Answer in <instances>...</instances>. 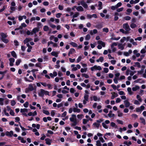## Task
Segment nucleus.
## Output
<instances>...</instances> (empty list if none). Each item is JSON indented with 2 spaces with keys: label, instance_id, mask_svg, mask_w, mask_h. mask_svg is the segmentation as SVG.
Returning <instances> with one entry per match:
<instances>
[{
  "label": "nucleus",
  "instance_id": "72a5a7b5",
  "mask_svg": "<svg viewBox=\"0 0 146 146\" xmlns=\"http://www.w3.org/2000/svg\"><path fill=\"white\" fill-rule=\"evenodd\" d=\"M93 125L95 127L98 128L100 125V124H99L98 123L96 122L93 123Z\"/></svg>",
  "mask_w": 146,
  "mask_h": 146
},
{
  "label": "nucleus",
  "instance_id": "f8f14e48",
  "mask_svg": "<svg viewBox=\"0 0 146 146\" xmlns=\"http://www.w3.org/2000/svg\"><path fill=\"white\" fill-rule=\"evenodd\" d=\"M39 31V29L38 28L36 27L34 28L31 31V35H33V34H35Z\"/></svg>",
  "mask_w": 146,
  "mask_h": 146
},
{
  "label": "nucleus",
  "instance_id": "4468645a",
  "mask_svg": "<svg viewBox=\"0 0 146 146\" xmlns=\"http://www.w3.org/2000/svg\"><path fill=\"white\" fill-rule=\"evenodd\" d=\"M97 43L98 44H100L103 47H105L106 46V43L102 40H98L97 42Z\"/></svg>",
  "mask_w": 146,
  "mask_h": 146
},
{
  "label": "nucleus",
  "instance_id": "bb28decb",
  "mask_svg": "<svg viewBox=\"0 0 146 146\" xmlns=\"http://www.w3.org/2000/svg\"><path fill=\"white\" fill-rule=\"evenodd\" d=\"M93 100L94 101H100V98H98L96 96H94L93 97Z\"/></svg>",
  "mask_w": 146,
  "mask_h": 146
},
{
  "label": "nucleus",
  "instance_id": "20e7f679",
  "mask_svg": "<svg viewBox=\"0 0 146 146\" xmlns=\"http://www.w3.org/2000/svg\"><path fill=\"white\" fill-rule=\"evenodd\" d=\"M110 123V121L109 120H106L104 122L102 123V125L103 127L106 129L108 128V125L107 124Z\"/></svg>",
  "mask_w": 146,
  "mask_h": 146
},
{
  "label": "nucleus",
  "instance_id": "2f4dec72",
  "mask_svg": "<svg viewBox=\"0 0 146 146\" xmlns=\"http://www.w3.org/2000/svg\"><path fill=\"white\" fill-rule=\"evenodd\" d=\"M140 88L138 86H136L134 87H133L132 88V90L133 91H135L139 89Z\"/></svg>",
  "mask_w": 146,
  "mask_h": 146
},
{
  "label": "nucleus",
  "instance_id": "9b49d317",
  "mask_svg": "<svg viewBox=\"0 0 146 146\" xmlns=\"http://www.w3.org/2000/svg\"><path fill=\"white\" fill-rule=\"evenodd\" d=\"M89 33L91 35L96 34L98 33V31L96 29H94L93 30H90Z\"/></svg>",
  "mask_w": 146,
  "mask_h": 146
},
{
  "label": "nucleus",
  "instance_id": "473e14b6",
  "mask_svg": "<svg viewBox=\"0 0 146 146\" xmlns=\"http://www.w3.org/2000/svg\"><path fill=\"white\" fill-rule=\"evenodd\" d=\"M76 52L75 50L73 48H71L69 51V54H71Z\"/></svg>",
  "mask_w": 146,
  "mask_h": 146
},
{
  "label": "nucleus",
  "instance_id": "a211bd4d",
  "mask_svg": "<svg viewBox=\"0 0 146 146\" xmlns=\"http://www.w3.org/2000/svg\"><path fill=\"white\" fill-rule=\"evenodd\" d=\"M112 96H111V99H113L114 98L118 96V94L117 93L115 92H112L111 93Z\"/></svg>",
  "mask_w": 146,
  "mask_h": 146
},
{
  "label": "nucleus",
  "instance_id": "b1692460",
  "mask_svg": "<svg viewBox=\"0 0 146 146\" xmlns=\"http://www.w3.org/2000/svg\"><path fill=\"white\" fill-rule=\"evenodd\" d=\"M32 40V39L31 38H27L25 39L24 41L23 42L25 44L28 43L29 41H30Z\"/></svg>",
  "mask_w": 146,
  "mask_h": 146
},
{
  "label": "nucleus",
  "instance_id": "6ab92c4d",
  "mask_svg": "<svg viewBox=\"0 0 146 146\" xmlns=\"http://www.w3.org/2000/svg\"><path fill=\"white\" fill-rule=\"evenodd\" d=\"M18 139L19 140L21 141V142L23 143H25L26 142V141L24 140V138L21 136H19L18 137Z\"/></svg>",
  "mask_w": 146,
  "mask_h": 146
},
{
  "label": "nucleus",
  "instance_id": "f3484780",
  "mask_svg": "<svg viewBox=\"0 0 146 146\" xmlns=\"http://www.w3.org/2000/svg\"><path fill=\"white\" fill-rule=\"evenodd\" d=\"M139 119L140 121V122L141 123H142L144 125H145V119H144L143 117H140Z\"/></svg>",
  "mask_w": 146,
  "mask_h": 146
},
{
  "label": "nucleus",
  "instance_id": "39448f33",
  "mask_svg": "<svg viewBox=\"0 0 146 146\" xmlns=\"http://www.w3.org/2000/svg\"><path fill=\"white\" fill-rule=\"evenodd\" d=\"M90 69L92 71H94V70H102V68L100 66L94 65L93 66L91 67Z\"/></svg>",
  "mask_w": 146,
  "mask_h": 146
},
{
  "label": "nucleus",
  "instance_id": "1a4fd4ad",
  "mask_svg": "<svg viewBox=\"0 0 146 146\" xmlns=\"http://www.w3.org/2000/svg\"><path fill=\"white\" fill-rule=\"evenodd\" d=\"M81 5L84 8L86 9L88 7V5L84 1H81L80 2Z\"/></svg>",
  "mask_w": 146,
  "mask_h": 146
},
{
  "label": "nucleus",
  "instance_id": "7ed1b4c3",
  "mask_svg": "<svg viewBox=\"0 0 146 146\" xmlns=\"http://www.w3.org/2000/svg\"><path fill=\"white\" fill-rule=\"evenodd\" d=\"M34 89V87L32 84H29L28 88L25 89V91L26 93H28L30 91H32Z\"/></svg>",
  "mask_w": 146,
  "mask_h": 146
},
{
  "label": "nucleus",
  "instance_id": "e433bc0d",
  "mask_svg": "<svg viewBox=\"0 0 146 146\" xmlns=\"http://www.w3.org/2000/svg\"><path fill=\"white\" fill-rule=\"evenodd\" d=\"M136 98L140 102H142V100L140 96L139 95H137Z\"/></svg>",
  "mask_w": 146,
  "mask_h": 146
},
{
  "label": "nucleus",
  "instance_id": "7c9ffc66",
  "mask_svg": "<svg viewBox=\"0 0 146 146\" xmlns=\"http://www.w3.org/2000/svg\"><path fill=\"white\" fill-rule=\"evenodd\" d=\"M21 60L20 59H17L15 62V64L16 66H18L21 62Z\"/></svg>",
  "mask_w": 146,
  "mask_h": 146
},
{
  "label": "nucleus",
  "instance_id": "49530a36",
  "mask_svg": "<svg viewBox=\"0 0 146 146\" xmlns=\"http://www.w3.org/2000/svg\"><path fill=\"white\" fill-rule=\"evenodd\" d=\"M70 44L74 47H76L78 46L77 44L74 42H71L70 43Z\"/></svg>",
  "mask_w": 146,
  "mask_h": 146
},
{
  "label": "nucleus",
  "instance_id": "393cba45",
  "mask_svg": "<svg viewBox=\"0 0 146 146\" xmlns=\"http://www.w3.org/2000/svg\"><path fill=\"white\" fill-rule=\"evenodd\" d=\"M104 60V57L101 56L100 57L99 59H97L96 60V61L97 62H102Z\"/></svg>",
  "mask_w": 146,
  "mask_h": 146
},
{
  "label": "nucleus",
  "instance_id": "3c124183",
  "mask_svg": "<svg viewBox=\"0 0 146 146\" xmlns=\"http://www.w3.org/2000/svg\"><path fill=\"white\" fill-rule=\"evenodd\" d=\"M123 19L125 20L129 21L131 19V17L129 16H126L124 17Z\"/></svg>",
  "mask_w": 146,
  "mask_h": 146
},
{
  "label": "nucleus",
  "instance_id": "cd10ccee",
  "mask_svg": "<svg viewBox=\"0 0 146 146\" xmlns=\"http://www.w3.org/2000/svg\"><path fill=\"white\" fill-rule=\"evenodd\" d=\"M73 111L74 112L79 113L80 111V109L77 108H73Z\"/></svg>",
  "mask_w": 146,
  "mask_h": 146
},
{
  "label": "nucleus",
  "instance_id": "680f3d73",
  "mask_svg": "<svg viewBox=\"0 0 146 146\" xmlns=\"http://www.w3.org/2000/svg\"><path fill=\"white\" fill-rule=\"evenodd\" d=\"M146 52V50H145V49L143 48L140 51V53L141 54H144Z\"/></svg>",
  "mask_w": 146,
  "mask_h": 146
},
{
  "label": "nucleus",
  "instance_id": "69168bd1",
  "mask_svg": "<svg viewBox=\"0 0 146 146\" xmlns=\"http://www.w3.org/2000/svg\"><path fill=\"white\" fill-rule=\"evenodd\" d=\"M82 77H85L86 78H88L89 77V76L86 74H82Z\"/></svg>",
  "mask_w": 146,
  "mask_h": 146
},
{
  "label": "nucleus",
  "instance_id": "412c9836",
  "mask_svg": "<svg viewBox=\"0 0 146 146\" xmlns=\"http://www.w3.org/2000/svg\"><path fill=\"white\" fill-rule=\"evenodd\" d=\"M127 91L128 92V94L130 95H132L133 94V92L131 91V88L130 87H128L127 88Z\"/></svg>",
  "mask_w": 146,
  "mask_h": 146
},
{
  "label": "nucleus",
  "instance_id": "f03ea898",
  "mask_svg": "<svg viewBox=\"0 0 146 146\" xmlns=\"http://www.w3.org/2000/svg\"><path fill=\"white\" fill-rule=\"evenodd\" d=\"M70 120L71 121L73 122V123L72 124V125L75 126L76 125L77 119L75 115L72 114L71 117L70 118Z\"/></svg>",
  "mask_w": 146,
  "mask_h": 146
},
{
  "label": "nucleus",
  "instance_id": "8fccbe9b",
  "mask_svg": "<svg viewBox=\"0 0 146 146\" xmlns=\"http://www.w3.org/2000/svg\"><path fill=\"white\" fill-rule=\"evenodd\" d=\"M118 46L119 49L121 50H123V49L124 46L122 44H119L118 45Z\"/></svg>",
  "mask_w": 146,
  "mask_h": 146
},
{
  "label": "nucleus",
  "instance_id": "13d9d810",
  "mask_svg": "<svg viewBox=\"0 0 146 146\" xmlns=\"http://www.w3.org/2000/svg\"><path fill=\"white\" fill-rule=\"evenodd\" d=\"M79 15V13L77 12H76L72 16L73 18L77 17Z\"/></svg>",
  "mask_w": 146,
  "mask_h": 146
},
{
  "label": "nucleus",
  "instance_id": "a878e982",
  "mask_svg": "<svg viewBox=\"0 0 146 146\" xmlns=\"http://www.w3.org/2000/svg\"><path fill=\"white\" fill-rule=\"evenodd\" d=\"M46 143L48 145H50L51 144V140L50 139L46 138L45 139Z\"/></svg>",
  "mask_w": 146,
  "mask_h": 146
},
{
  "label": "nucleus",
  "instance_id": "aec40b11",
  "mask_svg": "<svg viewBox=\"0 0 146 146\" xmlns=\"http://www.w3.org/2000/svg\"><path fill=\"white\" fill-rule=\"evenodd\" d=\"M76 9L78 11H83L84 10L83 8L81 6L77 7Z\"/></svg>",
  "mask_w": 146,
  "mask_h": 146
},
{
  "label": "nucleus",
  "instance_id": "e2e57ef3",
  "mask_svg": "<svg viewBox=\"0 0 146 146\" xmlns=\"http://www.w3.org/2000/svg\"><path fill=\"white\" fill-rule=\"evenodd\" d=\"M125 76H121L119 78H118V80H121L125 79Z\"/></svg>",
  "mask_w": 146,
  "mask_h": 146
},
{
  "label": "nucleus",
  "instance_id": "c03bdc74",
  "mask_svg": "<svg viewBox=\"0 0 146 146\" xmlns=\"http://www.w3.org/2000/svg\"><path fill=\"white\" fill-rule=\"evenodd\" d=\"M96 145L97 146H101L102 144L101 141L100 140H97L96 141Z\"/></svg>",
  "mask_w": 146,
  "mask_h": 146
},
{
  "label": "nucleus",
  "instance_id": "de8ad7c7",
  "mask_svg": "<svg viewBox=\"0 0 146 146\" xmlns=\"http://www.w3.org/2000/svg\"><path fill=\"white\" fill-rule=\"evenodd\" d=\"M125 145L127 146H129V145L131 144V141H129L128 142H127V141H125L123 143Z\"/></svg>",
  "mask_w": 146,
  "mask_h": 146
},
{
  "label": "nucleus",
  "instance_id": "6e6d98bb",
  "mask_svg": "<svg viewBox=\"0 0 146 146\" xmlns=\"http://www.w3.org/2000/svg\"><path fill=\"white\" fill-rule=\"evenodd\" d=\"M87 70V68H82L80 70V72L82 73L86 72Z\"/></svg>",
  "mask_w": 146,
  "mask_h": 146
},
{
  "label": "nucleus",
  "instance_id": "4c0bfd02",
  "mask_svg": "<svg viewBox=\"0 0 146 146\" xmlns=\"http://www.w3.org/2000/svg\"><path fill=\"white\" fill-rule=\"evenodd\" d=\"M130 27L132 29H134L135 27H136L137 26L136 24H134V23H131V24L130 25Z\"/></svg>",
  "mask_w": 146,
  "mask_h": 146
},
{
  "label": "nucleus",
  "instance_id": "0e129e2a",
  "mask_svg": "<svg viewBox=\"0 0 146 146\" xmlns=\"http://www.w3.org/2000/svg\"><path fill=\"white\" fill-rule=\"evenodd\" d=\"M82 59V58L81 56H79L77 59L76 62L77 63L79 62Z\"/></svg>",
  "mask_w": 146,
  "mask_h": 146
},
{
  "label": "nucleus",
  "instance_id": "5fc2aeb1",
  "mask_svg": "<svg viewBox=\"0 0 146 146\" xmlns=\"http://www.w3.org/2000/svg\"><path fill=\"white\" fill-rule=\"evenodd\" d=\"M44 61H47L48 60V57L47 55H45L43 57Z\"/></svg>",
  "mask_w": 146,
  "mask_h": 146
},
{
  "label": "nucleus",
  "instance_id": "ea45409f",
  "mask_svg": "<svg viewBox=\"0 0 146 146\" xmlns=\"http://www.w3.org/2000/svg\"><path fill=\"white\" fill-rule=\"evenodd\" d=\"M1 39L2 41L5 43H7L9 41V40L6 38H1Z\"/></svg>",
  "mask_w": 146,
  "mask_h": 146
},
{
  "label": "nucleus",
  "instance_id": "f704fd0d",
  "mask_svg": "<svg viewBox=\"0 0 146 146\" xmlns=\"http://www.w3.org/2000/svg\"><path fill=\"white\" fill-rule=\"evenodd\" d=\"M42 112L44 113L47 115H50V113L48 110H45L44 109L42 110Z\"/></svg>",
  "mask_w": 146,
  "mask_h": 146
},
{
  "label": "nucleus",
  "instance_id": "09e8293b",
  "mask_svg": "<svg viewBox=\"0 0 146 146\" xmlns=\"http://www.w3.org/2000/svg\"><path fill=\"white\" fill-rule=\"evenodd\" d=\"M11 105L12 106H13L15 105L16 104V102L14 100H12L11 101Z\"/></svg>",
  "mask_w": 146,
  "mask_h": 146
},
{
  "label": "nucleus",
  "instance_id": "6e6552de",
  "mask_svg": "<svg viewBox=\"0 0 146 146\" xmlns=\"http://www.w3.org/2000/svg\"><path fill=\"white\" fill-rule=\"evenodd\" d=\"M123 103L125 107L126 108L129 107L131 104L130 102L127 100L124 101Z\"/></svg>",
  "mask_w": 146,
  "mask_h": 146
},
{
  "label": "nucleus",
  "instance_id": "a18cd8bd",
  "mask_svg": "<svg viewBox=\"0 0 146 146\" xmlns=\"http://www.w3.org/2000/svg\"><path fill=\"white\" fill-rule=\"evenodd\" d=\"M43 29L44 31H47L49 30V27L47 26H44L43 27Z\"/></svg>",
  "mask_w": 146,
  "mask_h": 146
},
{
  "label": "nucleus",
  "instance_id": "774afa93",
  "mask_svg": "<svg viewBox=\"0 0 146 146\" xmlns=\"http://www.w3.org/2000/svg\"><path fill=\"white\" fill-rule=\"evenodd\" d=\"M103 32H105L106 33H108L109 31V29L107 28H104L102 29Z\"/></svg>",
  "mask_w": 146,
  "mask_h": 146
},
{
  "label": "nucleus",
  "instance_id": "5701e85b",
  "mask_svg": "<svg viewBox=\"0 0 146 146\" xmlns=\"http://www.w3.org/2000/svg\"><path fill=\"white\" fill-rule=\"evenodd\" d=\"M98 9L100 10L102 9V3L101 1H99L98 2Z\"/></svg>",
  "mask_w": 146,
  "mask_h": 146
},
{
  "label": "nucleus",
  "instance_id": "dca6fc26",
  "mask_svg": "<svg viewBox=\"0 0 146 146\" xmlns=\"http://www.w3.org/2000/svg\"><path fill=\"white\" fill-rule=\"evenodd\" d=\"M59 53V52L52 51L51 52V54L52 56H54L56 57H57L58 56V55Z\"/></svg>",
  "mask_w": 146,
  "mask_h": 146
},
{
  "label": "nucleus",
  "instance_id": "c85d7f7f",
  "mask_svg": "<svg viewBox=\"0 0 146 146\" xmlns=\"http://www.w3.org/2000/svg\"><path fill=\"white\" fill-rule=\"evenodd\" d=\"M11 55L12 56L15 58H17V55L15 52L13 51L11 52Z\"/></svg>",
  "mask_w": 146,
  "mask_h": 146
},
{
  "label": "nucleus",
  "instance_id": "58836bf2",
  "mask_svg": "<svg viewBox=\"0 0 146 146\" xmlns=\"http://www.w3.org/2000/svg\"><path fill=\"white\" fill-rule=\"evenodd\" d=\"M91 36L89 34H88L86 35L85 37V39L86 40H88L90 38Z\"/></svg>",
  "mask_w": 146,
  "mask_h": 146
},
{
  "label": "nucleus",
  "instance_id": "864d4df0",
  "mask_svg": "<svg viewBox=\"0 0 146 146\" xmlns=\"http://www.w3.org/2000/svg\"><path fill=\"white\" fill-rule=\"evenodd\" d=\"M50 26V27L52 28H55L56 27V26L50 23L49 22H48Z\"/></svg>",
  "mask_w": 146,
  "mask_h": 146
},
{
  "label": "nucleus",
  "instance_id": "f257e3e1",
  "mask_svg": "<svg viewBox=\"0 0 146 146\" xmlns=\"http://www.w3.org/2000/svg\"><path fill=\"white\" fill-rule=\"evenodd\" d=\"M38 94L39 96L42 97H43L44 95H49V92L43 89H41L38 91Z\"/></svg>",
  "mask_w": 146,
  "mask_h": 146
},
{
  "label": "nucleus",
  "instance_id": "4d7b16f0",
  "mask_svg": "<svg viewBox=\"0 0 146 146\" xmlns=\"http://www.w3.org/2000/svg\"><path fill=\"white\" fill-rule=\"evenodd\" d=\"M124 9V8L123 7L117 9L116 11L117 12H120L122 11Z\"/></svg>",
  "mask_w": 146,
  "mask_h": 146
},
{
  "label": "nucleus",
  "instance_id": "052dcab7",
  "mask_svg": "<svg viewBox=\"0 0 146 146\" xmlns=\"http://www.w3.org/2000/svg\"><path fill=\"white\" fill-rule=\"evenodd\" d=\"M118 78H114L113 80L114 81V82L115 84H117L118 83Z\"/></svg>",
  "mask_w": 146,
  "mask_h": 146
},
{
  "label": "nucleus",
  "instance_id": "c756f323",
  "mask_svg": "<svg viewBox=\"0 0 146 146\" xmlns=\"http://www.w3.org/2000/svg\"><path fill=\"white\" fill-rule=\"evenodd\" d=\"M108 116L110 117H111L114 116L115 114L112 113V111H110L109 113L108 114Z\"/></svg>",
  "mask_w": 146,
  "mask_h": 146
},
{
  "label": "nucleus",
  "instance_id": "2eb2a0df",
  "mask_svg": "<svg viewBox=\"0 0 146 146\" xmlns=\"http://www.w3.org/2000/svg\"><path fill=\"white\" fill-rule=\"evenodd\" d=\"M133 52L137 57H138L140 56V54L138 52V51L137 50H134Z\"/></svg>",
  "mask_w": 146,
  "mask_h": 146
},
{
  "label": "nucleus",
  "instance_id": "bf43d9fd",
  "mask_svg": "<svg viewBox=\"0 0 146 146\" xmlns=\"http://www.w3.org/2000/svg\"><path fill=\"white\" fill-rule=\"evenodd\" d=\"M135 66H137L139 68L140 67V65L139 62H136L135 63Z\"/></svg>",
  "mask_w": 146,
  "mask_h": 146
},
{
  "label": "nucleus",
  "instance_id": "338daca9",
  "mask_svg": "<svg viewBox=\"0 0 146 146\" xmlns=\"http://www.w3.org/2000/svg\"><path fill=\"white\" fill-rule=\"evenodd\" d=\"M139 101L137 100H135L134 102V104L135 105H139L140 104V103L139 102Z\"/></svg>",
  "mask_w": 146,
  "mask_h": 146
},
{
  "label": "nucleus",
  "instance_id": "a19ab883",
  "mask_svg": "<svg viewBox=\"0 0 146 146\" xmlns=\"http://www.w3.org/2000/svg\"><path fill=\"white\" fill-rule=\"evenodd\" d=\"M27 109L26 108L21 109L20 110V112L22 113L27 112Z\"/></svg>",
  "mask_w": 146,
  "mask_h": 146
},
{
  "label": "nucleus",
  "instance_id": "9d476101",
  "mask_svg": "<svg viewBox=\"0 0 146 146\" xmlns=\"http://www.w3.org/2000/svg\"><path fill=\"white\" fill-rule=\"evenodd\" d=\"M13 131H7L5 133L6 135L9 137H11L13 135Z\"/></svg>",
  "mask_w": 146,
  "mask_h": 146
},
{
  "label": "nucleus",
  "instance_id": "4be33fe9",
  "mask_svg": "<svg viewBox=\"0 0 146 146\" xmlns=\"http://www.w3.org/2000/svg\"><path fill=\"white\" fill-rule=\"evenodd\" d=\"M0 35L1 37V38H5L7 37V35L6 34H5L3 33H1L0 34Z\"/></svg>",
  "mask_w": 146,
  "mask_h": 146
},
{
  "label": "nucleus",
  "instance_id": "603ef678",
  "mask_svg": "<svg viewBox=\"0 0 146 146\" xmlns=\"http://www.w3.org/2000/svg\"><path fill=\"white\" fill-rule=\"evenodd\" d=\"M111 48L112 49V52H114L116 50V48L113 46L111 45Z\"/></svg>",
  "mask_w": 146,
  "mask_h": 146
},
{
  "label": "nucleus",
  "instance_id": "c9c22d12",
  "mask_svg": "<svg viewBox=\"0 0 146 146\" xmlns=\"http://www.w3.org/2000/svg\"><path fill=\"white\" fill-rule=\"evenodd\" d=\"M117 113L118 114V116L119 117H122L123 115V113L119 111H117Z\"/></svg>",
  "mask_w": 146,
  "mask_h": 146
},
{
  "label": "nucleus",
  "instance_id": "423d86ee",
  "mask_svg": "<svg viewBox=\"0 0 146 146\" xmlns=\"http://www.w3.org/2000/svg\"><path fill=\"white\" fill-rule=\"evenodd\" d=\"M71 67L72 68V71H75L77 70L78 69H79L81 68V66L79 64H77L76 66H75L74 64H72Z\"/></svg>",
  "mask_w": 146,
  "mask_h": 146
},
{
  "label": "nucleus",
  "instance_id": "79ce46f5",
  "mask_svg": "<svg viewBox=\"0 0 146 146\" xmlns=\"http://www.w3.org/2000/svg\"><path fill=\"white\" fill-rule=\"evenodd\" d=\"M89 121V120L86 119H83L82 123L84 124H86Z\"/></svg>",
  "mask_w": 146,
  "mask_h": 146
},
{
  "label": "nucleus",
  "instance_id": "37998d69",
  "mask_svg": "<svg viewBox=\"0 0 146 146\" xmlns=\"http://www.w3.org/2000/svg\"><path fill=\"white\" fill-rule=\"evenodd\" d=\"M4 99L3 98H0V105L1 106H3L4 104Z\"/></svg>",
  "mask_w": 146,
  "mask_h": 146
},
{
  "label": "nucleus",
  "instance_id": "ddd939ff",
  "mask_svg": "<svg viewBox=\"0 0 146 146\" xmlns=\"http://www.w3.org/2000/svg\"><path fill=\"white\" fill-rule=\"evenodd\" d=\"M9 65L10 66H12L13 65V63L15 62L14 58H11L9 59Z\"/></svg>",
  "mask_w": 146,
  "mask_h": 146
},
{
  "label": "nucleus",
  "instance_id": "0eeeda50",
  "mask_svg": "<svg viewBox=\"0 0 146 146\" xmlns=\"http://www.w3.org/2000/svg\"><path fill=\"white\" fill-rule=\"evenodd\" d=\"M123 27L126 30L127 32H128L130 30V28L129 27V26L128 25V23H125L123 25Z\"/></svg>",
  "mask_w": 146,
  "mask_h": 146
}]
</instances>
